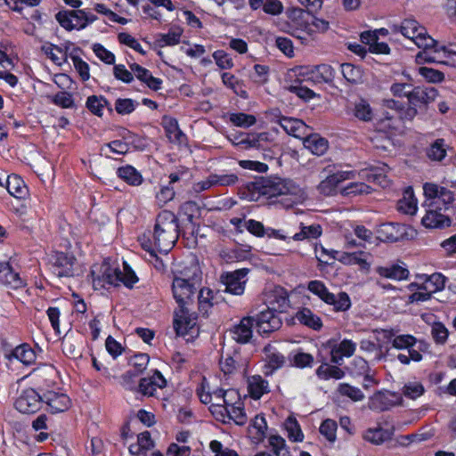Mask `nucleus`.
Returning a JSON list of instances; mask_svg holds the SVG:
<instances>
[{
    "instance_id": "nucleus-3",
    "label": "nucleus",
    "mask_w": 456,
    "mask_h": 456,
    "mask_svg": "<svg viewBox=\"0 0 456 456\" xmlns=\"http://www.w3.org/2000/svg\"><path fill=\"white\" fill-rule=\"evenodd\" d=\"M259 192L267 198L283 197L281 203L290 208L300 201V188L291 181L269 177L257 183Z\"/></svg>"
},
{
    "instance_id": "nucleus-50",
    "label": "nucleus",
    "mask_w": 456,
    "mask_h": 456,
    "mask_svg": "<svg viewBox=\"0 0 456 456\" xmlns=\"http://www.w3.org/2000/svg\"><path fill=\"white\" fill-rule=\"evenodd\" d=\"M338 392L350 398L352 401L359 402L364 399V395L360 388L353 387L347 383H340L338 387Z\"/></svg>"
},
{
    "instance_id": "nucleus-27",
    "label": "nucleus",
    "mask_w": 456,
    "mask_h": 456,
    "mask_svg": "<svg viewBox=\"0 0 456 456\" xmlns=\"http://www.w3.org/2000/svg\"><path fill=\"white\" fill-rule=\"evenodd\" d=\"M6 189L16 199H24L28 195V187L20 176L12 174L6 180Z\"/></svg>"
},
{
    "instance_id": "nucleus-9",
    "label": "nucleus",
    "mask_w": 456,
    "mask_h": 456,
    "mask_svg": "<svg viewBox=\"0 0 456 456\" xmlns=\"http://www.w3.org/2000/svg\"><path fill=\"white\" fill-rule=\"evenodd\" d=\"M255 317V327L261 336L269 335L281 329L282 325L280 314L271 309H265Z\"/></svg>"
},
{
    "instance_id": "nucleus-14",
    "label": "nucleus",
    "mask_w": 456,
    "mask_h": 456,
    "mask_svg": "<svg viewBox=\"0 0 456 456\" xmlns=\"http://www.w3.org/2000/svg\"><path fill=\"white\" fill-rule=\"evenodd\" d=\"M255 325L254 316L243 317L240 323L234 325L231 330L230 333L234 341L239 344L248 343L253 337V327Z\"/></svg>"
},
{
    "instance_id": "nucleus-53",
    "label": "nucleus",
    "mask_w": 456,
    "mask_h": 456,
    "mask_svg": "<svg viewBox=\"0 0 456 456\" xmlns=\"http://www.w3.org/2000/svg\"><path fill=\"white\" fill-rule=\"evenodd\" d=\"M183 30L179 28L170 29L167 34H159L158 39L160 46L175 45L179 44Z\"/></svg>"
},
{
    "instance_id": "nucleus-60",
    "label": "nucleus",
    "mask_w": 456,
    "mask_h": 456,
    "mask_svg": "<svg viewBox=\"0 0 456 456\" xmlns=\"http://www.w3.org/2000/svg\"><path fill=\"white\" fill-rule=\"evenodd\" d=\"M338 425L333 419H327L320 426V433L326 437V439L331 443L336 440V432Z\"/></svg>"
},
{
    "instance_id": "nucleus-6",
    "label": "nucleus",
    "mask_w": 456,
    "mask_h": 456,
    "mask_svg": "<svg viewBox=\"0 0 456 456\" xmlns=\"http://www.w3.org/2000/svg\"><path fill=\"white\" fill-rule=\"evenodd\" d=\"M307 289L313 294L317 296L324 303L333 306L337 312H345L351 307V299L346 292L333 294L329 291L325 284L321 281H311L308 282Z\"/></svg>"
},
{
    "instance_id": "nucleus-52",
    "label": "nucleus",
    "mask_w": 456,
    "mask_h": 456,
    "mask_svg": "<svg viewBox=\"0 0 456 456\" xmlns=\"http://www.w3.org/2000/svg\"><path fill=\"white\" fill-rule=\"evenodd\" d=\"M392 406V403L388 400L387 394L378 392L376 393L370 401V407L372 410L384 411L388 410Z\"/></svg>"
},
{
    "instance_id": "nucleus-25",
    "label": "nucleus",
    "mask_w": 456,
    "mask_h": 456,
    "mask_svg": "<svg viewBox=\"0 0 456 456\" xmlns=\"http://www.w3.org/2000/svg\"><path fill=\"white\" fill-rule=\"evenodd\" d=\"M376 273L381 277L397 281L406 280L409 276V270L399 264L378 266Z\"/></svg>"
},
{
    "instance_id": "nucleus-35",
    "label": "nucleus",
    "mask_w": 456,
    "mask_h": 456,
    "mask_svg": "<svg viewBox=\"0 0 456 456\" xmlns=\"http://www.w3.org/2000/svg\"><path fill=\"white\" fill-rule=\"evenodd\" d=\"M117 174L119 178L132 186H138L142 183V175L132 166L119 167Z\"/></svg>"
},
{
    "instance_id": "nucleus-58",
    "label": "nucleus",
    "mask_w": 456,
    "mask_h": 456,
    "mask_svg": "<svg viewBox=\"0 0 456 456\" xmlns=\"http://www.w3.org/2000/svg\"><path fill=\"white\" fill-rule=\"evenodd\" d=\"M425 392V388L420 382L412 381L406 383L403 387L404 396L415 400L421 396Z\"/></svg>"
},
{
    "instance_id": "nucleus-59",
    "label": "nucleus",
    "mask_w": 456,
    "mask_h": 456,
    "mask_svg": "<svg viewBox=\"0 0 456 456\" xmlns=\"http://www.w3.org/2000/svg\"><path fill=\"white\" fill-rule=\"evenodd\" d=\"M291 365L297 368L311 367L314 363V356L304 352H297L289 357Z\"/></svg>"
},
{
    "instance_id": "nucleus-39",
    "label": "nucleus",
    "mask_w": 456,
    "mask_h": 456,
    "mask_svg": "<svg viewBox=\"0 0 456 456\" xmlns=\"http://www.w3.org/2000/svg\"><path fill=\"white\" fill-rule=\"evenodd\" d=\"M322 233V228L320 224H312L305 226L303 224H300V232L293 235L294 240H303L309 239H317Z\"/></svg>"
},
{
    "instance_id": "nucleus-33",
    "label": "nucleus",
    "mask_w": 456,
    "mask_h": 456,
    "mask_svg": "<svg viewBox=\"0 0 456 456\" xmlns=\"http://www.w3.org/2000/svg\"><path fill=\"white\" fill-rule=\"evenodd\" d=\"M448 148L444 139H436L427 149V157L432 161L441 162L446 157Z\"/></svg>"
},
{
    "instance_id": "nucleus-21",
    "label": "nucleus",
    "mask_w": 456,
    "mask_h": 456,
    "mask_svg": "<svg viewBox=\"0 0 456 456\" xmlns=\"http://www.w3.org/2000/svg\"><path fill=\"white\" fill-rule=\"evenodd\" d=\"M356 349V344L350 339H343L338 345L334 346L330 351L331 362L341 365L344 357L352 356Z\"/></svg>"
},
{
    "instance_id": "nucleus-17",
    "label": "nucleus",
    "mask_w": 456,
    "mask_h": 456,
    "mask_svg": "<svg viewBox=\"0 0 456 456\" xmlns=\"http://www.w3.org/2000/svg\"><path fill=\"white\" fill-rule=\"evenodd\" d=\"M334 77V70L330 65L320 64L307 69L305 73V82L314 84L330 83Z\"/></svg>"
},
{
    "instance_id": "nucleus-20",
    "label": "nucleus",
    "mask_w": 456,
    "mask_h": 456,
    "mask_svg": "<svg viewBox=\"0 0 456 456\" xmlns=\"http://www.w3.org/2000/svg\"><path fill=\"white\" fill-rule=\"evenodd\" d=\"M444 210L427 208L426 215L422 217L421 223L427 228L444 229L451 226L452 219Z\"/></svg>"
},
{
    "instance_id": "nucleus-44",
    "label": "nucleus",
    "mask_w": 456,
    "mask_h": 456,
    "mask_svg": "<svg viewBox=\"0 0 456 456\" xmlns=\"http://www.w3.org/2000/svg\"><path fill=\"white\" fill-rule=\"evenodd\" d=\"M341 73L343 77L351 84H357L362 80V72L359 67L351 63L341 64Z\"/></svg>"
},
{
    "instance_id": "nucleus-31",
    "label": "nucleus",
    "mask_w": 456,
    "mask_h": 456,
    "mask_svg": "<svg viewBox=\"0 0 456 456\" xmlns=\"http://www.w3.org/2000/svg\"><path fill=\"white\" fill-rule=\"evenodd\" d=\"M397 208L399 211L408 215H414L416 213L418 208L417 200L414 197L411 187L405 189L403 198L397 202Z\"/></svg>"
},
{
    "instance_id": "nucleus-8",
    "label": "nucleus",
    "mask_w": 456,
    "mask_h": 456,
    "mask_svg": "<svg viewBox=\"0 0 456 456\" xmlns=\"http://www.w3.org/2000/svg\"><path fill=\"white\" fill-rule=\"evenodd\" d=\"M211 409L213 414L217 415V419L224 423L233 420L237 425L243 426L247 422V415L242 401H237V404L227 408H223L220 403H213Z\"/></svg>"
},
{
    "instance_id": "nucleus-34",
    "label": "nucleus",
    "mask_w": 456,
    "mask_h": 456,
    "mask_svg": "<svg viewBox=\"0 0 456 456\" xmlns=\"http://www.w3.org/2000/svg\"><path fill=\"white\" fill-rule=\"evenodd\" d=\"M401 237L398 224H382L377 230V238L382 241H396Z\"/></svg>"
},
{
    "instance_id": "nucleus-7",
    "label": "nucleus",
    "mask_w": 456,
    "mask_h": 456,
    "mask_svg": "<svg viewBox=\"0 0 456 456\" xmlns=\"http://www.w3.org/2000/svg\"><path fill=\"white\" fill-rule=\"evenodd\" d=\"M221 370L224 375L244 374L248 366V358L241 354L240 347L223 352L219 361Z\"/></svg>"
},
{
    "instance_id": "nucleus-38",
    "label": "nucleus",
    "mask_w": 456,
    "mask_h": 456,
    "mask_svg": "<svg viewBox=\"0 0 456 456\" xmlns=\"http://www.w3.org/2000/svg\"><path fill=\"white\" fill-rule=\"evenodd\" d=\"M11 358H15L23 364L29 365L35 362L36 354L28 345L23 344L12 352Z\"/></svg>"
},
{
    "instance_id": "nucleus-22",
    "label": "nucleus",
    "mask_w": 456,
    "mask_h": 456,
    "mask_svg": "<svg viewBox=\"0 0 456 456\" xmlns=\"http://www.w3.org/2000/svg\"><path fill=\"white\" fill-rule=\"evenodd\" d=\"M423 191L425 196L439 195L442 200L444 211L448 210L449 207L454 201V196L452 191L444 187L438 186L437 184L426 183L423 186Z\"/></svg>"
},
{
    "instance_id": "nucleus-18",
    "label": "nucleus",
    "mask_w": 456,
    "mask_h": 456,
    "mask_svg": "<svg viewBox=\"0 0 456 456\" xmlns=\"http://www.w3.org/2000/svg\"><path fill=\"white\" fill-rule=\"evenodd\" d=\"M436 95L437 92L434 87L412 86L408 102L414 108L420 107L434 102Z\"/></svg>"
},
{
    "instance_id": "nucleus-49",
    "label": "nucleus",
    "mask_w": 456,
    "mask_h": 456,
    "mask_svg": "<svg viewBox=\"0 0 456 456\" xmlns=\"http://www.w3.org/2000/svg\"><path fill=\"white\" fill-rule=\"evenodd\" d=\"M431 336L436 345H444L449 337V330L440 322H436L431 326Z\"/></svg>"
},
{
    "instance_id": "nucleus-19",
    "label": "nucleus",
    "mask_w": 456,
    "mask_h": 456,
    "mask_svg": "<svg viewBox=\"0 0 456 456\" xmlns=\"http://www.w3.org/2000/svg\"><path fill=\"white\" fill-rule=\"evenodd\" d=\"M271 115L273 116V120L275 118H277L276 122L281 125L288 134L300 137L305 134L306 126L302 120L281 116L278 110L271 112Z\"/></svg>"
},
{
    "instance_id": "nucleus-5",
    "label": "nucleus",
    "mask_w": 456,
    "mask_h": 456,
    "mask_svg": "<svg viewBox=\"0 0 456 456\" xmlns=\"http://www.w3.org/2000/svg\"><path fill=\"white\" fill-rule=\"evenodd\" d=\"M399 30L405 37L411 39L419 48L434 47L436 53L443 50L448 55L452 53V51H447L445 46L437 48V42L428 36L426 28L419 26L415 20H404L399 26ZM453 54H456V53H453Z\"/></svg>"
},
{
    "instance_id": "nucleus-4",
    "label": "nucleus",
    "mask_w": 456,
    "mask_h": 456,
    "mask_svg": "<svg viewBox=\"0 0 456 456\" xmlns=\"http://www.w3.org/2000/svg\"><path fill=\"white\" fill-rule=\"evenodd\" d=\"M95 270H92L94 286L104 287V284L118 286L123 283L128 288L137 282L138 278L130 266L124 263L123 271L118 268H112L108 263H102L99 268L98 274Z\"/></svg>"
},
{
    "instance_id": "nucleus-10",
    "label": "nucleus",
    "mask_w": 456,
    "mask_h": 456,
    "mask_svg": "<svg viewBox=\"0 0 456 456\" xmlns=\"http://www.w3.org/2000/svg\"><path fill=\"white\" fill-rule=\"evenodd\" d=\"M248 273L249 269L241 268L221 274L220 280L225 285V291L235 296L242 295L245 291Z\"/></svg>"
},
{
    "instance_id": "nucleus-28",
    "label": "nucleus",
    "mask_w": 456,
    "mask_h": 456,
    "mask_svg": "<svg viewBox=\"0 0 456 456\" xmlns=\"http://www.w3.org/2000/svg\"><path fill=\"white\" fill-rule=\"evenodd\" d=\"M163 126L171 142L181 144L186 140V135L179 128L178 122L173 118H164Z\"/></svg>"
},
{
    "instance_id": "nucleus-23",
    "label": "nucleus",
    "mask_w": 456,
    "mask_h": 456,
    "mask_svg": "<svg viewBox=\"0 0 456 456\" xmlns=\"http://www.w3.org/2000/svg\"><path fill=\"white\" fill-rule=\"evenodd\" d=\"M46 404L51 409L52 413L63 412L67 411L71 404L70 399L65 394L48 392L44 395Z\"/></svg>"
},
{
    "instance_id": "nucleus-62",
    "label": "nucleus",
    "mask_w": 456,
    "mask_h": 456,
    "mask_svg": "<svg viewBox=\"0 0 456 456\" xmlns=\"http://www.w3.org/2000/svg\"><path fill=\"white\" fill-rule=\"evenodd\" d=\"M359 175L365 179L367 182H373L380 184L381 186H386L387 183V176L378 173L376 170L370 169H363L359 173Z\"/></svg>"
},
{
    "instance_id": "nucleus-11",
    "label": "nucleus",
    "mask_w": 456,
    "mask_h": 456,
    "mask_svg": "<svg viewBox=\"0 0 456 456\" xmlns=\"http://www.w3.org/2000/svg\"><path fill=\"white\" fill-rule=\"evenodd\" d=\"M43 402V397L35 389L27 388L18 396L14 406L21 413L31 414L41 408Z\"/></svg>"
},
{
    "instance_id": "nucleus-61",
    "label": "nucleus",
    "mask_w": 456,
    "mask_h": 456,
    "mask_svg": "<svg viewBox=\"0 0 456 456\" xmlns=\"http://www.w3.org/2000/svg\"><path fill=\"white\" fill-rule=\"evenodd\" d=\"M53 104L64 109H69L74 106L72 94L67 91H61L51 97Z\"/></svg>"
},
{
    "instance_id": "nucleus-43",
    "label": "nucleus",
    "mask_w": 456,
    "mask_h": 456,
    "mask_svg": "<svg viewBox=\"0 0 456 456\" xmlns=\"http://www.w3.org/2000/svg\"><path fill=\"white\" fill-rule=\"evenodd\" d=\"M372 191L371 187L365 183H350L341 189L340 193L343 196H356L362 194H369Z\"/></svg>"
},
{
    "instance_id": "nucleus-55",
    "label": "nucleus",
    "mask_w": 456,
    "mask_h": 456,
    "mask_svg": "<svg viewBox=\"0 0 456 456\" xmlns=\"http://www.w3.org/2000/svg\"><path fill=\"white\" fill-rule=\"evenodd\" d=\"M230 121L236 126L249 127L256 124V118L253 115L239 112L231 114Z\"/></svg>"
},
{
    "instance_id": "nucleus-13",
    "label": "nucleus",
    "mask_w": 456,
    "mask_h": 456,
    "mask_svg": "<svg viewBox=\"0 0 456 456\" xmlns=\"http://www.w3.org/2000/svg\"><path fill=\"white\" fill-rule=\"evenodd\" d=\"M75 262L72 255L57 252L53 256V273L58 277H71L74 275Z\"/></svg>"
},
{
    "instance_id": "nucleus-12",
    "label": "nucleus",
    "mask_w": 456,
    "mask_h": 456,
    "mask_svg": "<svg viewBox=\"0 0 456 456\" xmlns=\"http://www.w3.org/2000/svg\"><path fill=\"white\" fill-rule=\"evenodd\" d=\"M55 18L60 25L69 31L85 28L84 10L60 11Z\"/></svg>"
},
{
    "instance_id": "nucleus-16",
    "label": "nucleus",
    "mask_w": 456,
    "mask_h": 456,
    "mask_svg": "<svg viewBox=\"0 0 456 456\" xmlns=\"http://www.w3.org/2000/svg\"><path fill=\"white\" fill-rule=\"evenodd\" d=\"M167 386V380L160 371L155 370L151 377L140 379L137 391L145 396H154L158 388Z\"/></svg>"
},
{
    "instance_id": "nucleus-29",
    "label": "nucleus",
    "mask_w": 456,
    "mask_h": 456,
    "mask_svg": "<svg viewBox=\"0 0 456 456\" xmlns=\"http://www.w3.org/2000/svg\"><path fill=\"white\" fill-rule=\"evenodd\" d=\"M248 390L253 399H260L269 392L268 382L259 375H255L248 379Z\"/></svg>"
},
{
    "instance_id": "nucleus-57",
    "label": "nucleus",
    "mask_w": 456,
    "mask_h": 456,
    "mask_svg": "<svg viewBox=\"0 0 456 456\" xmlns=\"http://www.w3.org/2000/svg\"><path fill=\"white\" fill-rule=\"evenodd\" d=\"M42 51L47 55L55 64L61 65L62 61L66 60V53L57 45H43Z\"/></svg>"
},
{
    "instance_id": "nucleus-26",
    "label": "nucleus",
    "mask_w": 456,
    "mask_h": 456,
    "mask_svg": "<svg viewBox=\"0 0 456 456\" xmlns=\"http://www.w3.org/2000/svg\"><path fill=\"white\" fill-rule=\"evenodd\" d=\"M394 435L392 429H386L381 427L370 428L364 431L362 438L375 445H380L391 440Z\"/></svg>"
},
{
    "instance_id": "nucleus-54",
    "label": "nucleus",
    "mask_w": 456,
    "mask_h": 456,
    "mask_svg": "<svg viewBox=\"0 0 456 456\" xmlns=\"http://www.w3.org/2000/svg\"><path fill=\"white\" fill-rule=\"evenodd\" d=\"M285 428L291 441L301 442L303 440L304 435L295 418H288L285 422Z\"/></svg>"
},
{
    "instance_id": "nucleus-56",
    "label": "nucleus",
    "mask_w": 456,
    "mask_h": 456,
    "mask_svg": "<svg viewBox=\"0 0 456 456\" xmlns=\"http://www.w3.org/2000/svg\"><path fill=\"white\" fill-rule=\"evenodd\" d=\"M269 444L276 456H290L285 440L280 436H271Z\"/></svg>"
},
{
    "instance_id": "nucleus-48",
    "label": "nucleus",
    "mask_w": 456,
    "mask_h": 456,
    "mask_svg": "<svg viewBox=\"0 0 456 456\" xmlns=\"http://www.w3.org/2000/svg\"><path fill=\"white\" fill-rule=\"evenodd\" d=\"M354 115L362 121L368 122L371 120L373 113L370 105L365 100L361 99L355 102L354 108Z\"/></svg>"
},
{
    "instance_id": "nucleus-41",
    "label": "nucleus",
    "mask_w": 456,
    "mask_h": 456,
    "mask_svg": "<svg viewBox=\"0 0 456 456\" xmlns=\"http://www.w3.org/2000/svg\"><path fill=\"white\" fill-rule=\"evenodd\" d=\"M3 284L10 287L11 289H17L25 286L24 281L20 277V274L12 270L8 265V269L4 271V274L0 277Z\"/></svg>"
},
{
    "instance_id": "nucleus-46",
    "label": "nucleus",
    "mask_w": 456,
    "mask_h": 456,
    "mask_svg": "<svg viewBox=\"0 0 456 456\" xmlns=\"http://www.w3.org/2000/svg\"><path fill=\"white\" fill-rule=\"evenodd\" d=\"M445 285V277L441 273H433L423 283L424 290H429L431 293L444 289Z\"/></svg>"
},
{
    "instance_id": "nucleus-42",
    "label": "nucleus",
    "mask_w": 456,
    "mask_h": 456,
    "mask_svg": "<svg viewBox=\"0 0 456 456\" xmlns=\"http://www.w3.org/2000/svg\"><path fill=\"white\" fill-rule=\"evenodd\" d=\"M214 294L209 289H200L198 295L199 310L203 315L208 314L209 309L214 305Z\"/></svg>"
},
{
    "instance_id": "nucleus-24",
    "label": "nucleus",
    "mask_w": 456,
    "mask_h": 456,
    "mask_svg": "<svg viewBox=\"0 0 456 456\" xmlns=\"http://www.w3.org/2000/svg\"><path fill=\"white\" fill-rule=\"evenodd\" d=\"M129 67L134 75L140 81L146 84L149 88L154 91H158L159 89H160L162 85V79L153 77L150 70L137 63H132L129 65Z\"/></svg>"
},
{
    "instance_id": "nucleus-40",
    "label": "nucleus",
    "mask_w": 456,
    "mask_h": 456,
    "mask_svg": "<svg viewBox=\"0 0 456 456\" xmlns=\"http://www.w3.org/2000/svg\"><path fill=\"white\" fill-rule=\"evenodd\" d=\"M418 339L410 334H403V335H397L395 337L392 341L391 345L394 348L397 350H416L414 346L417 344Z\"/></svg>"
},
{
    "instance_id": "nucleus-2",
    "label": "nucleus",
    "mask_w": 456,
    "mask_h": 456,
    "mask_svg": "<svg viewBox=\"0 0 456 456\" xmlns=\"http://www.w3.org/2000/svg\"><path fill=\"white\" fill-rule=\"evenodd\" d=\"M178 219L168 210L160 212L155 221L153 240L155 248L167 253L178 240Z\"/></svg>"
},
{
    "instance_id": "nucleus-51",
    "label": "nucleus",
    "mask_w": 456,
    "mask_h": 456,
    "mask_svg": "<svg viewBox=\"0 0 456 456\" xmlns=\"http://www.w3.org/2000/svg\"><path fill=\"white\" fill-rule=\"evenodd\" d=\"M109 104L103 96L91 95L86 100V108L94 115L102 116V109Z\"/></svg>"
},
{
    "instance_id": "nucleus-1",
    "label": "nucleus",
    "mask_w": 456,
    "mask_h": 456,
    "mask_svg": "<svg viewBox=\"0 0 456 456\" xmlns=\"http://www.w3.org/2000/svg\"><path fill=\"white\" fill-rule=\"evenodd\" d=\"M181 277H175L173 281L172 290L174 297L180 307L182 315L180 319L175 320V329L177 334H184L190 322L186 321L185 314H188L186 307L191 302L196 290L200 288L202 280V273L198 264L192 263L190 267L185 268Z\"/></svg>"
},
{
    "instance_id": "nucleus-30",
    "label": "nucleus",
    "mask_w": 456,
    "mask_h": 456,
    "mask_svg": "<svg viewBox=\"0 0 456 456\" xmlns=\"http://www.w3.org/2000/svg\"><path fill=\"white\" fill-rule=\"evenodd\" d=\"M295 318L303 325L307 326L314 330H319L322 327L321 318L314 314L309 308L299 310Z\"/></svg>"
},
{
    "instance_id": "nucleus-45",
    "label": "nucleus",
    "mask_w": 456,
    "mask_h": 456,
    "mask_svg": "<svg viewBox=\"0 0 456 456\" xmlns=\"http://www.w3.org/2000/svg\"><path fill=\"white\" fill-rule=\"evenodd\" d=\"M247 149H264L269 142V134L266 132L247 134Z\"/></svg>"
},
{
    "instance_id": "nucleus-32",
    "label": "nucleus",
    "mask_w": 456,
    "mask_h": 456,
    "mask_svg": "<svg viewBox=\"0 0 456 456\" xmlns=\"http://www.w3.org/2000/svg\"><path fill=\"white\" fill-rule=\"evenodd\" d=\"M304 146L313 154L322 156L327 151L329 142L325 138L314 134L305 139Z\"/></svg>"
},
{
    "instance_id": "nucleus-47",
    "label": "nucleus",
    "mask_w": 456,
    "mask_h": 456,
    "mask_svg": "<svg viewBox=\"0 0 456 456\" xmlns=\"http://www.w3.org/2000/svg\"><path fill=\"white\" fill-rule=\"evenodd\" d=\"M213 185L232 186L239 182V176L234 173L210 174Z\"/></svg>"
},
{
    "instance_id": "nucleus-63",
    "label": "nucleus",
    "mask_w": 456,
    "mask_h": 456,
    "mask_svg": "<svg viewBox=\"0 0 456 456\" xmlns=\"http://www.w3.org/2000/svg\"><path fill=\"white\" fill-rule=\"evenodd\" d=\"M150 362V357L146 354H139L134 355L130 360V364L134 368L132 370L134 373H137L140 375L143 372L144 370H146L148 364Z\"/></svg>"
},
{
    "instance_id": "nucleus-37",
    "label": "nucleus",
    "mask_w": 456,
    "mask_h": 456,
    "mask_svg": "<svg viewBox=\"0 0 456 456\" xmlns=\"http://www.w3.org/2000/svg\"><path fill=\"white\" fill-rule=\"evenodd\" d=\"M316 375L321 379H340L344 378L345 371L339 367L335 365H330L328 363H322L316 370Z\"/></svg>"
},
{
    "instance_id": "nucleus-15",
    "label": "nucleus",
    "mask_w": 456,
    "mask_h": 456,
    "mask_svg": "<svg viewBox=\"0 0 456 456\" xmlns=\"http://www.w3.org/2000/svg\"><path fill=\"white\" fill-rule=\"evenodd\" d=\"M268 309L281 314L289 308V299L287 290L280 286L275 287L267 295Z\"/></svg>"
},
{
    "instance_id": "nucleus-36",
    "label": "nucleus",
    "mask_w": 456,
    "mask_h": 456,
    "mask_svg": "<svg viewBox=\"0 0 456 456\" xmlns=\"http://www.w3.org/2000/svg\"><path fill=\"white\" fill-rule=\"evenodd\" d=\"M331 167L329 166L323 169L322 172L327 173V176L325 179H323L318 185L317 189L319 192L324 196H331L336 192L338 183H336V180L331 175V172L334 171L335 167L330 168Z\"/></svg>"
},
{
    "instance_id": "nucleus-64",
    "label": "nucleus",
    "mask_w": 456,
    "mask_h": 456,
    "mask_svg": "<svg viewBox=\"0 0 456 456\" xmlns=\"http://www.w3.org/2000/svg\"><path fill=\"white\" fill-rule=\"evenodd\" d=\"M138 103L135 102L134 100L126 98V99H118L115 102V110L120 115H126L132 113L135 106Z\"/></svg>"
}]
</instances>
